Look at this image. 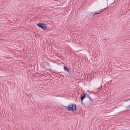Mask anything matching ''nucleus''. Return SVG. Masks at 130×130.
<instances>
[{
  "label": "nucleus",
  "instance_id": "f257e3e1",
  "mask_svg": "<svg viewBox=\"0 0 130 130\" xmlns=\"http://www.w3.org/2000/svg\"><path fill=\"white\" fill-rule=\"evenodd\" d=\"M64 106L66 108H67L68 110L69 111H74L76 110L77 108L76 105L74 104H70L68 106Z\"/></svg>",
  "mask_w": 130,
  "mask_h": 130
},
{
  "label": "nucleus",
  "instance_id": "f03ea898",
  "mask_svg": "<svg viewBox=\"0 0 130 130\" xmlns=\"http://www.w3.org/2000/svg\"><path fill=\"white\" fill-rule=\"evenodd\" d=\"M125 103L124 106L126 107L127 110L130 109V99L126 100L125 101Z\"/></svg>",
  "mask_w": 130,
  "mask_h": 130
},
{
  "label": "nucleus",
  "instance_id": "7ed1b4c3",
  "mask_svg": "<svg viewBox=\"0 0 130 130\" xmlns=\"http://www.w3.org/2000/svg\"><path fill=\"white\" fill-rule=\"evenodd\" d=\"M37 25L39 27L41 28L44 30H46L47 29V27L46 25L44 24H43L40 23H38Z\"/></svg>",
  "mask_w": 130,
  "mask_h": 130
},
{
  "label": "nucleus",
  "instance_id": "20e7f679",
  "mask_svg": "<svg viewBox=\"0 0 130 130\" xmlns=\"http://www.w3.org/2000/svg\"><path fill=\"white\" fill-rule=\"evenodd\" d=\"M93 14L92 12H89L86 15V18H87L88 19L91 18L93 16Z\"/></svg>",
  "mask_w": 130,
  "mask_h": 130
},
{
  "label": "nucleus",
  "instance_id": "39448f33",
  "mask_svg": "<svg viewBox=\"0 0 130 130\" xmlns=\"http://www.w3.org/2000/svg\"><path fill=\"white\" fill-rule=\"evenodd\" d=\"M86 95L84 93H83L81 95V100L82 103L83 104V100L85 98Z\"/></svg>",
  "mask_w": 130,
  "mask_h": 130
},
{
  "label": "nucleus",
  "instance_id": "423d86ee",
  "mask_svg": "<svg viewBox=\"0 0 130 130\" xmlns=\"http://www.w3.org/2000/svg\"><path fill=\"white\" fill-rule=\"evenodd\" d=\"M103 9H102L100 11H98L97 12H92V13H93V16H92V17H94L95 15L98 14L100 13L102 11Z\"/></svg>",
  "mask_w": 130,
  "mask_h": 130
},
{
  "label": "nucleus",
  "instance_id": "0eeeda50",
  "mask_svg": "<svg viewBox=\"0 0 130 130\" xmlns=\"http://www.w3.org/2000/svg\"><path fill=\"white\" fill-rule=\"evenodd\" d=\"M105 0H97V2L98 4H101L103 3Z\"/></svg>",
  "mask_w": 130,
  "mask_h": 130
},
{
  "label": "nucleus",
  "instance_id": "6e6552de",
  "mask_svg": "<svg viewBox=\"0 0 130 130\" xmlns=\"http://www.w3.org/2000/svg\"><path fill=\"white\" fill-rule=\"evenodd\" d=\"M64 69L66 71L69 72L70 69L69 68H67L65 66L64 67Z\"/></svg>",
  "mask_w": 130,
  "mask_h": 130
},
{
  "label": "nucleus",
  "instance_id": "1a4fd4ad",
  "mask_svg": "<svg viewBox=\"0 0 130 130\" xmlns=\"http://www.w3.org/2000/svg\"><path fill=\"white\" fill-rule=\"evenodd\" d=\"M87 96H88V97L90 99V98H90V97L89 96V95H87Z\"/></svg>",
  "mask_w": 130,
  "mask_h": 130
},
{
  "label": "nucleus",
  "instance_id": "9d476101",
  "mask_svg": "<svg viewBox=\"0 0 130 130\" xmlns=\"http://www.w3.org/2000/svg\"><path fill=\"white\" fill-rule=\"evenodd\" d=\"M90 100L92 102H93V100L92 99H91V98H90Z\"/></svg>",
  "mask_w": 130,
  "mask_h": 130
},
{
  "label": "nucleus",
  "instance_id": "9b49d317",
  "mask_svg": "<svg viewBox=\"0 0 130 130\" xmlns=\"http://www.w3.org/2000/svg\"><path fill=\"white\" fill-rule=\"evenodd\" d=\"M61 72H58V73H61Z\"/></svg>",
  "mask_w": 130,
  "mask_h": 130
}]
</instances>
